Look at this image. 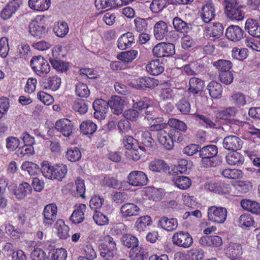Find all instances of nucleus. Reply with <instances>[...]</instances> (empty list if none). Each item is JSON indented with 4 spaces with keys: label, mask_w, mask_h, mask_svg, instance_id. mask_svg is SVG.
Here are the masks:
<instances>
[{
    "label": "nucleus",
    "mask_w": 260,
    "mask_h": 260,
    "mask_svg": "<svg viewBox=\"0 0 260 260\" xmlns=\"http://www.w3.org/2000/svg\"><path fill=\"white\" fill-rule=\"evenodd\" d=\"M40 170L45 177L59 181H61L67 173L66 165L60 164L52 166L51 163L47 161H43Z\"/></svg>",
    "instance_id": "nucleus-1"
},
{
    "label": "nucleus",
    "mask_w": 260,
    "mask_h": 260,
    "mask_svg": "<svg viewBox=\"0 0 260 260\" xmlns=\"http://www.w3.org/2000/svg\"><path fill=\"white\" fill-rule=\"evenodd\" d=\"M218 153V148L216 145H208L200 147L199 156L202 158V165L205 168L215 167L218 161L215 157Z\"/></svg>",
    "instance_id": "nucleus-2"
},
{
    "label": "nucleus",
    "mask_w": 260,
    "mask_h": 260,
    "mask_svg": "<svg viewBox=\"0 0 260 260\" xmlns=\"http://www.w3.org/2000/svg\"><path fill=\"white\" fill-rule=\"evenodd\" d=\"M47 17H36L29 24V31L34 38L40 39L45 36L46 26L48 25Z\"/></svg>",
    "instance_id": "nucleus-3"
},
{
    "label": "nucleus",
    "mask_w": 260,
    "mask_h": 260,
    "mask_svg": "<svg viewBox=\"0 0 260 260\" xmlns=\"http://www.w3.org/2000/svg\"><path fill=\"white\" fill-rule=\"evenodd\" d=\"M224 12L227 16H244L247 9L242 6H238L237 0H224Z\"/></svg>",
    "instance_id": "nucleus-4"
},
{
    "label": "nucleus",
    "mask_w": 260,
    "mask_h": 260,
    "mask_svg": "<svg viewBox=\"0 0 260 260\" xmlns=\"http://www.w3.org/2000/svg\"><path fill=\"white\" fill-rule=\"evenodd\" d=\"M30 64L35 73L41 77L44 76L50 70L48 61L41 55L34 56L30 61Z\"/></svg>",
    "instance_id": "nucleus-5"
},
{
    "label": "nucleus",
    "mask_w": 260,
    "mask_h": 260,
    "mask_svg": "<svg viewBox=\"0 0 260 260\" xmlns=\"http://www.w3.org/2000/svg\"><path fill=\"white\" fill-rule=\"evenodd\" d=\"M208 219L216 223H223L227 217L226 209L222 207L210 206L207 210Z\"/></svg>",
    "instance_id": "nucleus-6"
},
{
    "label": "nucleus",
    "mask_w": 260,
    "mask_h": 260,
    "mask_svg": "<svg viewBox=\"0 0 260 260\" xmlns=\"http://www.w3.org/2000/svg\"><path fill=\"white\" fill-rule=\"evenodd\" d=\"M73 122L68 119L63 118L57 120L55 122L54 129H49L48 134L50 135L54 129L62 134L67 138L71 136L73 133Z\"/></svg>",
    "instance_id": "nucleus-7"
},
{
    "label": "nucleus",
    "mask_w": 260,
    "mask_h": 260,
    "mask_svg": "<svg viewBox=\"0 0 260 260\" xmlns=\"http://www.w3.org/2000/svg\"><path fill=\"white\" fill-rule=\"evenodd\" d=\"M152 53L157 57L172 56L175 53V45L172 43H159L154 46Z\"/></svg>",
    "instance_id": "nucleus-8"
},
{
    "label": "nucleus",
    "mask_w": 260,
    "mask_h": 260,
    "mask_svg": "<svg viewBox=\"0 0 260 260\" xmlns=\"http://www.w3.org/2000/svg\"><path fill=\"white\" fill-rule=\"evenodd\" d=\"M172 242L176 246L187 248L192 245L193 239L188 232L179 231L174 234Z\"/></svg>",
    "instance_id": "nucleus-9"
},
{
    "label": "nucleus",
    "mask_w": 260,
    "mask_h": 260,
    "mask_svg": "<svg viewBox=\"0 0 260 260\" xmlns=\"http://www.w3.org/2000/svg\"><path fill=\"white\" fill-rule=\"evenodd\" d=\"M127 179L129 184L135 186H144L148 182L147 175L142 171L131 172L127 177Z\"/></svg>",
    "instance_id": "nucleus-10"
},
{
    "label": "nucleus",
    "mask_w": 260,
    "mask_h": 260,
    "mask_svg": "<svg viewBox=\"0 0 260 260\" xmlns=\"http://www.w3.org/2000/svg\"><path fill=\"white\" fill-rule=\"evenodd\" d=\"M57 206L54 204L46 205L43 210V221L45 226L51 225L56 219L57 215Z\"/></svg>",
    "instance_id": "nucleus-11"
},
{
    "label": "nucleus",
    "mask_w": 260,
    "mask_h": 260,
    "mask_svg": "<svg viewBox=\"0 0 260 260\" xmlns=\"http://www.w3.org/2000/svg\"><path fill=\"white\" fill-rule=\"evenodd\" d=\"M222 144L225 149L235 151L242 148L243 141L237 136L230 135L224 138Z\"/></svg>",
    "instance_id": "nucleus-12"
},
{
    "label": "nucleus",
    "mask_w": 260,
    "mask_h": 260,
    "mask_svg": "<svg viewBox=\"0 0 260 260\" xmlns=\"http://www.w3.org/2000/svg\"><path fill=\"white\" fill-rule=\"evenodd\" d=\"M92 106L94 110V117L98 119L104 118L109 108L108 103L102 99H96L93 102Z\"/></svg>",
    "instance_id": "nucleus-13"
},
{
    "label": "nucleus",
    "mask_w": 260,
    "mask_h": 260,
    "mask_svg": "<svg viewBox=\"0 0 260 260\" xmlns=\"http://www.w3.org/2000/svg\"><path fill=\"white\" fill-rule=\"evenodd\" d=\"M159 81L153 78L144 77L138 78L136 81V88L139 90L153 88L159 84Z\"/></svg>",
    "instance_id": "nucleus-14"
},
{
    "label": "nucleus",
    "mask_w": 260,
    "mask_h": 260,
    "mask_svg": "<svg viewBox=\"0 0 260 260\" xmlns=\"http://www.w3.org/2000/svg\"><path fill=\"white\" fill-rule=\"evenodd\" d=\"M223 27L222 25L219 23H214L211 28L206 29L204 34V37L212 41L218 39L222 35Z\"/></svg>",
    "instance_id": "nucleus-15"
},
{
    "label": "nucleus",
    "mask_w": 260,
    "mask_h": 260,
    "mask_svg": "<svg viewBox=\"0 0 260 260\" xmlns=\"http://www.w3.org/2000/svg\"><path fill=\"white\" fill-rule=\"evenodd\" d=\"M244 31L238 25H231L226 29L225 36L230 40L238 42L243 38Z\"/></svg>",
    "instance_id": "nucleus-16"
},
{
    "label": "nucleus",
    "mask_w": 260,
    "mask_h": 260,
    "mask_svg": "<svg viewBox=\"0 0 260 260\" xmlns=\"http://www.w3.org/2000/svg\"><path fill=\"white\" fill-rule=\"evenodd\" d=\"M135 37L132 32L122 34L118 40V47L120 50H124L131 47L135 43Z\"/></svg>",
    "instance_id": "nucleus-17"
},
{
    "label": "nucleus",
    "mask_w": 260,
    "mask_h": 260,
    "mask_svg": "<svg viewBox=\"0 0 260 260\" xmlns=\"http://www.w3.org/2000/svg\"><path fill=\"white\" fill-rule=\"evenodd\" d=\"M140 209L133 203H126L120 208V213L123 217H132L139 215Z\"/></svg>",
    "instance_id": "nucleus-18"
},
{
    "label": "nucleus",
    "mask_w": 260,
    "mask_h": 260,
    "mask_svg": "<svg viewBox=\"0 0 260 260\" xmlns=\"http://www.w3.org/2000/svg\"><path fill=\"white\" fill-rule=\"evenodd\" d=\"M229 185L222 182H207L205 185V188L216 193H226L229 192Z\"/></svg>",
    "instance_id": "nucleus-19"
},
{
    "label": "nucleus",
    "mask_w": 260,
    "mask_h": 260,
    "mask_svg": "<svg viewBox=\"0 0 260 260\" xmlns=\"http://www.w3.org/2000/svg\"><path fill=\"white\" fill-rule=\"evenodd\" d=\"M108 103V106L111 108L114 114L119 115L122 113L124 106V101L120 96H112Z\"/></svg>",
    "instance_id": "nucleus-20"
},
{
    "label": "nucleus",
    "mask_w": 260,
    "mask_h": 260,
    "mask_svg": "<svg viewBox=\"0 0 260 260\" xmlns=\"http://www.w3.org/2000/svg\"><path fill=\"white\" fill-rule=\"evenodd\" d=\"M204 87V82L201 79L191 77L189 81L188 90L193 94L201 93Z\"/></svg>",
    "instance_id": "nucleus-21"
},
{
    "label": "nucleus",
    "mask_w": 260,
    "mask_h": 260,
    "mask_svg": "<svg viewBox=\"0 0 260 260\" xmlns=\"http://www.w3.org/2000/svg\"><path fill=\"white\" fill-rule=\"evenodd\" d=\"M245 29L253 37L260 38V25L252 18L248 19L245 23Z\"/></svg>",
    "instance_id": "nucleus-22"
},
{
    "label": "nucleus",
    "mask_w": 260,
    "mask_h": 260,
    "mask_svg": "<svg viewBox=\"0 0 260 260\" xmlns=\"http://www.w3.org/2000/svg\"><path fill=\"white\" fill-rule=\"evenodd\" d=\"M178 221L176 218H169L163 216L158 221V225L168 231H172L176 230L178 226Z\"/></svg>",
    "instance_id": "nucleus-23"
},
{
    "label": "nucleus",
    "mask_w": 260,
    "mask_h": 260,
    "mask_svg": "<svg viewBox=\"0 0 260 260\" xmlns=\"http://www.w3.org/2000/svg\"><path fill=\"white\" fill-rule=\"evenodd\" d=\"M121 241L124 246L131 248V250L135 249V248L139 246L138 239L129 234L123 235L121 238Z\"/></svg>",
    "instance_id": "nucleus-24"
},
{
    "label": "nucleus",
    "mask_w": 260,
    "mask_h": 260,
    "mask_svg": "<svg viewBox=\"0 0 260 260\" xmlns=\"http://www.w3.org/2000/svg\"><path fill=\"white\" fill-rule=\"evenodd\" d=\"M168 32V25L165 21H159L155 24L154 34L157 40H162Z\"/></svg>",
    "instance_id": "nucleus-25"
},
{
    "label": "nucleus",
    "mask_w": 260,
    "mask_h": 260,
    "mask_svg": "<svg viewBox=\"0 0 260 260\" xmlns=\"http://www.w3.org/2000/svg\"><path fill=\"white\" fill-rule=\"evenodd\" d=\"M31 186L28 183L23 182L19 185L17 189L14 190V194L18 199H22L31 194Z\"/></svg>",
    "instance_id": "nucleus-26"
},
{
    "label": "nucleus",
    "mask_w": 260,
    "mask_h": 260,
    "mask_svg": "<svg viewBox=\"0 0 260 260\" xmlns=\"http://www.w3.org/2000/svg\"><path fill=\"white\" fill-rule=\"evenodd\" d=\"M146 69L148 73L154 76L158 75L164 71V68L161 66L158 59L150 61L146 65Z\"/></svg>",
    "instance_id": "nucleus-27"
},
{
    "label": "nucleus",
    "mask_w": 260,
    "mask_h": 260,
    "mask_svg": "<svg viewBox=\"0 0 260 260\" xmlns=\"http://www.w3.org/2000/svg\"><path fill=\"white\" fill-rule=\"evenodd\" d=\"M157 139L159 143L163 145L166 149L171 150L174 147L173 138L171 136V132H161Z\"/></svg>",
    "instance_id": "nucleus-28"
},
{
    "label": "nucleus",
    "mask_w": 260,
    "mask_h": 260,
    "mask_svg": "<svg viewBox=\"0 0 260 260\" xmlns=\"http://www.w3.org/2000/svg\"><path fill=\"white\" fill-rule=\"evenodd\" d=\"M237 112V110L234 107L226 108L223 110L218 111L216 114L217 118L226 120L228 122L232 123L233 119H229L231 116H235Z\"/></svg>",
    "instance_id": "nucleus-29"
},
{
    "label": "nucleus",
    "mask_w": 260,
    "mask_h": 260,
    "mask_svg": "<svg viewBox=\"0 0 260 260\" xmlns=\"http://www.w3.org/2000/svg\"><path fill=\"white\" fill-rule=\"evenodd\" d=\"M86 208L84 204H80L75 209L71 215L70 219L74 224H79L82 222L84 219V212Z\"/></svg>",
    "instance_id": "nucleus-30"
},
{
    "label": "nucleus",
    "mask_w": 260,
    "mask_h": 260,
    "mask_svg": "<svg viewBox=\"0 0 260 260\" xmlns=\"http://www.w3.org/2000/svg\"><path fill=\"white\" fill-rule=\"evenodd\" d=\"M149 169L154 172H166L169 170L167 163L162 159H157L151 161L148 166Z\"/></svg>",
    "instance_id": "nucleus-31"
},
{
    "label": "nucleus",
    "mask_w": 260,
    "mask_h": 260,
    "mask_svg": "<svg viewBox=\"0 0 260 260\" xmlns=\"http://www.w3.org/2000/svg\"><path fill=\"white\" fill-rule=\"evenodd\" d=\"M50 0H29V7L36 11H44L49 9L50 6Z\"/></svg>",
    "instance_id": "nucleus-32"
},
{
    "label": "nucleus",
    "mask_w": 260,
    "mask_h": 260,
    "mask_svg": "<svg viewBox=\"0 0 260 260\" xmlns=\"http://www.w3.org/2000/svg\"><path fill=\"white\" fill-rule=\"evenodd\" d=\"M129 256L131 260H146L148 253L144 248L139 246L135 249L130 250Z\"/></svg>",
    "instance_id": "nucleus-33"
},
{
    "label": "nucleus",
    "mask_w": 260,
    "mask_h": 260,
    "mask_svg": "<svg viewBox=\"0 0 260 260\" xmlns=\"http://www.w3.org/2000/svg\"><path fill=\"white\" fill-rule=\"evenodd\" d=\"M226 160L229 165L239 166L243 164L244 158L241 153L235 151L226 156Z\"/></svg>",
    "instance_id": "nucleus-34"
},
{
    "label": "nucleus",
    "mask_w": 260,
    "mask_h": 260,
    "mask_svg": "<svg viewBox=\"0 0 260 260\" xmlns=\"http://www.w3.org/2000/svg\"><path fill=\"white\" fill-rule=\"evenodd\" d=\"M241 206L244 210L252 213L255 214L260 213V205L256 202L249 200H243L241 202Z\"/></svg>",
    "instance_id": "nucleus-35"
},
{
    "label": "nucleus",
    "mask_w": 260,
    "mask_h": 260,
    "mask_svg": "<svg viewBox=\"0 0 260 260\" xmlns=\"http://www.w3.org/2000/svg\"><path fill=\"white\" fill-rule=\"evenodd\" d=\"M55 228L57 230L58 237L62 239H66L69 237V232L70 229L69 226L65 224L62 219H58L55 224Z\"/></svg>",
    "instance_id": "nucleus-36"
},
{
    "label": "nucleus",
    "mask_w": 260,
    "mask_h": 260,
    "mask_svg": "<svg viewBox=\"0 0 260 260\" xmlns=\"http://www.w3.org/2000/svg\"><path fill=\"white\" fill-rule=\"evenodd\" d=\"M143 116H144L145 119L148 121H152V122L155 121L157 123L162 122L163 118L159 117L156 111L155 110L154 107L150 105L147 109H145L143 113Z\"/></svg>",
    "instance_id": "nucleus-37"
},
{
    "label": "nucleus",
    "mask_w": 260,
    "mask_h": 260,
    "mask_svg": "<svg viewBox=\"0 0 260 260\" xmlns=\"http://www.w3.org/2000/svg\"><path fill=\"white\" fill-rule=\"evenodd\" d=\"M207 89L210 96L213 98H218L221 95L222 88L219 83L212 81L208 84Z\"/></svg>",
    "instance_id": "nucleus-38"
},
{
    "label": "nucleus",
    "mask_w": 260,
    "mask_h": 260,
    "mask_svg": "<svg viewBox=\"0 0 260 260\" xmlns=\"http://www.w3.org/2000/svg\"><path fill=\"white\" fill-rule=\"evenodd\" d=\"M173 180L175 185L181 189H187L191 184L190 179L186 176H176L173 178Z\"/></svg>",
    "instance_id": "nucleus-39"
},
{
    "label": "nucleus",
    "mask_w": 260,
    "mask_h": 260,
    "mask_svg": "<svg viewBox=\"0 0 260 260\" xmlns=\"http://www.w3.org/2000/svg\"><path fill=\"white\" fill-rule=\"evenodd\" d=\"M5 233L13 240H18L23 236L24 232L20 229H15L14 226L10 224H5Z\"/></svg>",
    "instance_id": "nucleus-40"
},
{
    "label": "nucleus",
    "mask_w": 260,
    "mask_h": 260,
    "mask_svg": "<svg viewBox=\"0 0 260 260\" xmlns=\"http://www.w3.org/2000/svg\"><path fill=\"white\" fill-rule=\"evenodd\" d=\"M226 254L232 258H236L242 254V246L239 243H232L226 249Z\"/></svg>",
    "instance_id": "nucleus-41"
},
{
    "label": "nucleus",
    "mask_w": 260,
    "mask_h": 260,
    "mask_svg": "<svg viewBox=\"0 0 260 260\" xmlns=\"http://www.w3.org/2000/svg\"><path fill=\"white\" fill-rule=\"evenodd\" d=\"M137 55V51L135 50H131L121 52L117 55V58L118 60L124 62H130L135 59Z\"/></svg>",
    "instance_id": "nucleus-42"
},
{
    "label": "nucleus",
    "mask_w": 260,
    "mask_h": 260,
    "mask_svg": "<svg viewBox=\"0 0 260 260\" xmlns=\"http://www.w3.org/2000/svg\"><path fill=\"white\" fill-rule=\"evenodd\" d=\"M151 218L148 215L141 216L137 219L135 228L139 232L144 231L147 226L151 224Z\"/></svg>",
    "instance_id": "nucleus-43"
},
{
    "label": "nucleus",
    "mask_w": 260,
    "mask_h": 260,
    "mask_svg": "<svg viewBox=\"0 0 260 260\" xmlns=\"http://www.w3.org/2000/svg\"><path fill=\"white\" fill-rule=\"evenodd\" d=\"M99 250L101 257L104 260H111L115 256L117 249L99 246Z\"/></svg>",
    "instance_id": "nucleus-44"
},
{
    "label": "nucleus",
    "mask_w": 260,
    "mask_h": 260,
    "mask_svg": "<svg viewBox=\"0 0 260 260\" xmlns=\"http://www.w3.org/2000/svg\"><path fill=\"white\" fill-rule=\"evenodd\" d=\"M88 107L87 101L82 99L75 100L72 106L73 109L80 114H85L88 110Z\"/></svg>",
    "instance_id": "nucleus-45"
},
{
    "label": "nucleus",
    "mask_w": 260,
    "mask_h": 260,
    "mask_svg": "<svg viewBox=\"0 0 260 260\" xmlns=\"http://www.w3.org/2000/svg\"><path fill=\"white\" fill-rule=\"evenodd\" d=\"M53 31L57 37L63 38L69 32L68 25L64 21L58 22L53 27Z\"/></svg>",
    "instance_id": "nucleus-46"
},
{
    "label": "nucleus",
    "mask_w": 260,
    "mask_h": 260,
    "mask_svg": "<svg viewBox=\"0 0 260 260\" xmlns=\"http://www.w3.org/2000/svg\"><path fill=\"white\" fill-rule=\"evenodd\" d=\"M81 157V153L77 147L68 148L66 153V157L72 162L79 160Z\"/></svg>",
    "instance_id": "nucleus-47"
},
{
    "label": "nucleus",
    "mask_w": 260,
    "mask_h": 260,
    "mask_svg": "<svg viewBox=\"0 0 260 260\" xmlns=\"http://www.w3.org/2000/svg\"><path fill=\"white\" fill-rule=\"evenodd\" d=\"M213 65L218 70L219 74L220 72L230 70L232 67V63L231 61L224 59H219L217 61H214Z\"/></svg>",
    "instance_id": "nucleus-48"
},
{
    "label": "nucleus",
    "mask_w": 260,
    "mask_h": 260,
    "mask_svg": "<svg viewBox=\"0 0 260 260\" xmlns=\"http://www.w3.org/2000/svg\"><path fill=\"white\" fill-rule=\"evenodd\" d=\"M49 60L53 68L56 71L63 72L69 69V64L67 62L55 58H50Z\"/></svg>",
    "instance_id": "nucleus-49"
},
{
    "label": "nucleus",
    "mask_w": 260,
    "mask_h": 260,
    "mask_svg": "<svg viewBox=\"0 0 260 260\" xmlns=\"http://www.w3.org/2000/svg\"><path fill=\"white\" fill-rule=\"evenodd\" d=\"M96 125L90 121L82 122L80 125L81 131L85 135H92L96 129Z\"/></svg>",
    "instance_id": "nucleus-50"
},
{
    "label": "nucleus",
    "mask_w": 260,
    "mask_h": 260,
    "mask_svg": "<svg viewBox=\"0 0 260 260\" xmlns=\"http://www.w3.org/2000/svg\"><path fill=\"white\" fill-rule=\"evenodd\" d=\"M21 168L22 170L26 171L30 176L36 175L40 169L38 165L28 161L23 162Z\"/></svg>",
    "instance_id": "nucleus-51"
},
{
    "label": "nucleus",
    "mask_w": 260,
    "mask_h": 260,
    "mask_svg": "<svg viewBox=\"0 0 260 260\" xmlns=\"http://www.w3.org/2000/svg\"><path fill=\"white\" fill-rule=\"evenodd\" d=\"M168 125L173 127L175 130H178L183 132H185L187 129V125L182 121L176 118H170L168 121Z\"/></svg>",
    "instance_id": "nucleus-52"
},
{
    "label": "nucleus",
    "mask_w": 260,
    "mask_h": 260,
    "mask_svg": "<svg viewBox=\"0 0 260 260\" xmlns=\"http://www.w3.org/2000/svg\"><path fill=\"white\" fill-rule=\"evenodd\" d=\"M152 104V101L147 98L144 97L139 101L134 103L133 107L137 110L144 111Z\"/></svg>",
    "instance_id": "nucleus-53"
},
{
    "label": "nucleus",
    "mask_w": 260,
    "mask_h": 260,
    "mask_svg": "<svg viewBox=\"0 0 260 260\" xmlns=\"http://www.w3.org/2000/svg\"><path fill=\"white\" fill-rule=\"evenodd\" d=\"M239 225L241 227H249L254 223L253 217L249 214L241 215L238 220Z\"/></svg>",
    "instance_id": "nucleus-54"
},
{
    "label": "nucleus",
    "mask_w": 260,
    "mask_h": 260,
    "mask_svg": "<svg viewBox=\"0 0 260 260\" xmlns=\"http://www.w3.org/2000/svg\"><path fill=\"white\" fill-rule=\"evenodd\" d=\"M123 143L127 150H129L133 148H138L139 147V144L138 141L132 136H125L123 139Z\"/></svg>",
    "instance_id": "nucleus-55"
},
{
    "label": "nucleus",
    "mask_w": 260,
    "mask_h": 260,
    "mask_svg": "<svg viewBox=\"0 0 260 260\" xmlns=\"http://www.w3.org/2000/svg\"><path fill=\"white\" fill-rule=\"evenodd\" d=\"M141 143L148 148H152L154 144V140L152 138L149 132L145 131L141 134Z\"/></svg>",
    "instance_id": "nucleus-56"
},
{
    "label": "nucleus",
    "mask_w": 260,
    "mask_h": 260,
    "mask_svg": "<svg viewBox=\"0 0 260 260\" xmlns=\"http://www.w3.org/2000/svg\"><path fill=\"white\" fill-rule=\"evenodd\" d=\"M76 94L81 98H87L90 94L89 90L87 86L82 83H78L76 86Z\"/></svg>",
    "instance_id": "nucleus-57"
},
{
    "label": "nucleus",
    "mask_w": 260,
    "mask_h": 260,
    "mask_svg": "<svg viewBox=\"0 0 260 260\" xmlns=\"http://www.w3.org/2000/svg\"><path fill=\"white\" fill-rule=\"evenodd\" d=\"M247 53L248 50L246 48L239 49L234 47L232 51V55L236 59L243 60L247 57Z\"/></svg>",
    "instance_id": "nucleus-58"
},
{
    "label": "nucleus",
    "mask_w": 260,
    "mask_h": 260,
    "mask_svg": "<svg viewBox=\"0 0 260 260\" xmlns=\"http://www.w3.org/2000/svg\"><path fill=\"white\" fill-rule=\"evenodd\" d=\"M30 258L32 260H45L48 259L46 252L39 248H35L30 254Z\"/></svg>",
    "instance_id": "nucleus-59"
},
{
    "label": "nucleus",
    "mask_w": 260,
    "mask_h": 260,
    "mask_svg": "<svg viewBox=\"0 0 260 260\" xmlns=\"http://www.w3.org/2000/svg\"><path fill=\"white\" fill-rule=\"evenodd\" d=\"M104 199L100 196L95 195L92 197L89 202L90 208L95 211L100 209L103 204Z\"/></svg>",
    "instance_id": "nucleus-60"
},
{
    "label": "nucleus",
    "mask_w": 260,
    "mask_h": 260,
    "mask_svg": "<svg viewBox=\"0 0 260 260\" xmlns=\"http://www.w3.org/2000/svg\"><path fill=\"white\" fill-rule=\"evenodd\" d=\"M118 181L113 177L106 176L101 181L102 185L112 188H117L118 186Z\"/></svg>",
    "instance_id": "nucleus-61"
},
{
    "label": "nucleus",
    "mask_w": 260,
    "mask_h": 260,
    "mask_svg": "<svg viewBox=\"0 0 260 260\" xmlns=\"http://www.w3.org/2000/svg\"><path fill=\"white\" fill-rule=\"evenodd\" d=\"M19 6L14 2L9 3L2 11V14L5 16H12L16 12Z\"/></svg>",
    "instance_id": "nucleus-62"
},
{
    "label": "nucleus",
    "mask_w": 260,
    "mask_h": 260,
    "mask_svg": "<svg viewBox=\"0 0 260 260\" xmlns=\"http://www.w3.org/2000/svg\"><path fill=\"white\" fill-rule=\"evenodd\" d=\"M67 256V251L63 248L57 249L54 252L48 256L49 260H66Z\"/></svg>",
    "instance_id": "nucleus-63"
},
{
    "label": "nucleus",
    "mask_w": 260,
    "mask_h": 260,
    "mask_svg": "<svg viewBox=\"0 0 260 260\" xmlns=\"http://www.w3.org/2000/svg\"><path fill=\"white\" fill-rule=\"evenodd\" d=\"M166 0H153L150 5V9L155 13L161 11L166 6Z\"/></svg>",
    "instance_id": "nucleus-64"
}]
</instances>
